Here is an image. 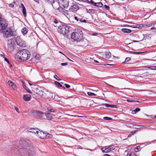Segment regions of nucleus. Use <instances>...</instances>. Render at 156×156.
<instances>
[{
  "label": "nucleus",
  "instance_id": "obj_28",
  "mask_svg": "<svg viewBox=\"0 0 156 156\" xmlns=\"http://www.w3.org/2000/svg\"><path fill=\"white\" fill-rule=\"evenodd\" d=\"M47 110L48 111L52 112H55L56 111L55 109H53L50 108H47Z\"/></svg>",
  "mask_w": 156,
  "mask_h": 156
},
{
  "label": "nucleus",
  "instance_id": "obj_61",
  "mask_svg": "<svg viewBox=\"0 0 156 156\" xmlns=\"http://www.w3.org/2000/svg\"><path fill=\"white\" fill-rule=\"evenodd\" d=\"M133 41L134 42H138V41H135V40H133Z\"/></svg>",
  "mask_w": 156,
  "mask_h": 156
},
{
  "label": "nucleus",
  "instance_id": "obj_15",
  "mask_svg": "<svg viewBox=\"0 0 156 156\" xmlns=\"http://www.w3.org/2000/svg\"><path fill=\"white\" fill-rule=\"evenodd\" d=\"M44 114L45 115L47 119L48 120H50L52 119V115L51 114L48 112H46L44 113Z\"/></svg>",
  "mask_w": 156,
  "mask_h": 156
},
{
  "label": "nucleus",
  "instance_id": "obj_19",
  "mask_svg": "<svg viewBox=\"0 0 156 156\" xmlns=\"http://www.w3.org/2000/svg\"><path fill=\"white\" fill-rule=\"evenodd\" d=\"M93 4L94 6L100 7H102L103 5L102 3L101 2H99L98 3L94 2Z\"/></svg>",
  "mask_w": 156,
  "mask_h": 156
},
{
  "label": "nucleus",
  "instance_id": "obj_64",
  "mask_svg": "<svg viewBox=\"0 0 156 156\" xmlns=\"http://www.w3.org/2000/svg\"><path fill=\"white\" fill-rule=\"evenodd\" d=\"M1 56L3 57L4 58V57H5L4 56V55H3L1 54Z\"/></svg>",
  "mask_w": 156,
  "mask_h": 156
},
{
  "label": "nucleus",
  "instance_id": "obj_29",
  "mask_svg": "<svg viewBox=\"0 0 156 156\" xmlns=\"http://www.w3.org/2000/svg\"><path fill=\"white\" fill-rule=\"evenodd\" d=\"M126 156H136L134 152H132L130 153H128L126 155Z\"/></svg>",
  "mask_w": 156,
  "mask_h": 156
},
{
  "label": "nucleus",
  "instance_id": "obj_63",
  "mask_svg": "<svg viewBox=\"0 0 156 156\" xmlns=\"http://www.w3.org/2000/svg\"><path fill=\"white\" fill-rule=\"evenodd\" d=\"M10 65V67H11L12 66V64H11L10 63V64H9Z\"/></svg>",
  "mask_w": 156,
  "mask_h": 156
},
{
  "label": "nucleus",
  "instance_id": "obj_4",
  "mask_svg": "<svg viewBox=\"0 0 156 156\" xmlns=\"http://www.w3.org/2000/svg\"><path fill=\"white\" fill-rule=\"evenodd\" d=\"M8 26L7 21L2 18V15L0 13V32L3 33L7 28Z\"/></svg>",
  "mask_w": 156,
  "mask_h": 156
},
{
  "label": "nucleus",
  "instance_id": "obj_42",
  "mask_svg": "<svg viewBox=\"0 0 156 156\" xmlns=\"http://www.w3.org/2000/svg\"><path fill=\"white\" fill-rule=\"evenodd\" d=\"M4 59L9 64H10V62L5 57H4Z\"/></svg>",
  "mask_w": 156,
  "mask_h": 156
},
{
  "label": "nucleus",
  "instance_id": "obj_60",
  "mask_svg": "<svg viewBox=\"0 0 156 156\" xmlns=\"http://www.w3.org/2000/svg\"><path fill=\"white\" fill-rule=\"evenodd\" d=\"M94 61L95 62H96V63H99V62H98V61H97V60H94Z\"/></svg>",
  "mask_w": 156,
  "mask_h": 156
},
{
  "label": "nucleus",
  "instance_id": "obj_62",
  "mask_svg": "<svg viewBox=\"0 0 156 156\" xmlns=\"http://www.w3.org/2000/svg\"><path fill=\"white\" fill-rule=\"evenodd\" d=\"M28 92L29 93H32V92L29 90L28 91Z\"/></svg>",
  "mask_w": 156,
  "mask_h": 156
},
{
  "label": "nucleus",
  "instance_id": "obj_17",
  "mask_svg": "<svg viewBox=\"0 0 156 156\" xmlns=\"http://www.w3.org/2000/svg\"><path fill=\"white\" fill-rule=\"evenodd\" d=\"M8 83L10 87H11L12 89H15L16 85L13 82L10 80H9L8 81Z\"/></svg>",
  "mask_w": 156,
  "mask_h": 156
},
{
  "label": "nucleus",
  "instance_id": "obj_18",
  "mask_svg": "<svg viewBox=\"0 0 156 156\" xmlns=\"http://www.w3.org/2000/svg\"><path fill=\"white\" fill-rule=\"evenodd\" d=\"M101 150L102 152L105 153H108L110 151L108 146L102 147Z\"/></svg>",
  "mask_w": 156,
  "mask_h": 156
},
{
  "label": "nucleus",
  "instance_id": "obj_34",
  "mask_svg": "<svg viewBox=\"0 0 156 156\" xmlns=\"http://www.w3.org/2000/svg\"><path fill=\"white\" fill-rule=\"evenodd\" d=\"M68 11L67 10H66L65 9L63 11V12H62V13L64 14V15L66 16L68 15Z\"/></svg>",
  "mask_w": 156,
  "mask_h": 156
},
{
  "label": "nucleus",
  "instance_id": "obj_22",
  "mask_svg": "<svg viewBox=\"0 0 156 156\" xmlns=\"http://www.w3.org/2000/svg\"><path fill=\"white\" fill-rule=\"evenodd\" d=\"M133 126H136V127H135V128L136 129H140L141 128H144H144H146V127H145V126H143L137 125H133Z\"/></svg>",
  "mask_w": 156,
  "mask_h": 156
},
{
  "label": "nucleus",
  "instance_id": "obj_56",
  "mask_svg": "<svg viewBox=\"0 0 156 156\" xmlns=\"http://www.w3.org/2000/svg\"><path fill=\"white\" fill-rule=\"evenodd\" d=\"M89 10L91 12H92L93 11H94V9H89Z\"/></svg>",
  "mask_w": 156,
  "mask_h": 156
},
{
  "label": "nucleus",
  "instance_id": "obj_54",
  "mask_svg": "<svg viewBox=\"0 0 156 156\" xmlns=\"http://www.w3.org/2000/svg\"><path fill=\"white\" fill-rule=\"evenodd\" d=\"M98 34L97 33H93L92 34V35H93L94 36H96Z\"/></svg>",
  "mask_w": 156,
  "mask_h": 156
},
{
  "label": "nucleus",
  "instance_id": "obj_27",
  "mask_svg": "<svg viewBox=\"0 0 156 156\" xmlns=\"http://www.w3.org/2000/svg\"><path fill=\"white\" fill-rule=\"evenodd\" d=\"M64 9L62 6L61 7V6H60V7L58 9V10L59 12L62 13V12H63Z\"/></svg>",
  "mask_w": 156,
  "mask_h": 156
},
{
  "label": "nucleus",
  "instance_id": "obj_46",
  "mask_svg": "<svg viewBox=\"0 0 156 156\" xmlns=\"http://www.w3.org/2000/svg\"><path fill=\"white\" fill-rule=\"evenodd\" d=\"M104 105L106 107H110V105L108 104H105Z\"/></svg>",
  "mask_w": 156,
  "mask_h": 156
},
{
  "label": "nucleus",
  "instance_id": "obj_30",
  "mask_svg": "<svg viewBox=\"0 0 156 156\" xmlns=\"http://www.w3.org/2000/svg\"><path fill=\"white\" fill-rule=\"evenodd\" d=\"M136 133V131H132L130 134H129L128 137H130L131 136H132V135H134Z\"/></svg>",
  "mask_w": 156,
  "mask_h": 156
},
{
  "label": "nucleus",
  "instance_id": "obj_31",
  "mask_svg": "<svg viewBox=\"0 0 156 156\" xmlns=\"http://www.w3.org/2000/svg\"><path fill=\"white\" fill-rule=\"evenodd\" d=\"M87 94L89 96H96V95L94 93L91 92H87Z\"/></svg>",
  "mask_w": 156,
  "mask_h": 156
},
{
  "label": "nucleus",
  "instance_id": "obj_11",
  "mask_svg": "<svg viewBox=\"0 0 156 156\" xmlns=\"http://www.w3.org/2000/svg\"><path fill=\"white\" fill-rule=\"evenodd\" d=\"M32 113L33 115L37 117H39L44 114V113L41 111L35 110L32 111Z\"/></svg>",
  "mask_w": 156,
  "mask_h": 156
},
{
  "label": "nucleus",
  "instance_id": "obj_16",
  "mask_svg": "<svg viewBox=\"0 0 156 156\" xmlns=\"http://www.w3.org/2000/svg\"><path fill=\"white\" fill-rule=\"evenodd\" d=\"M78 6L76 4H73L71 6L70 9L72 10L73 11H76L78 9Z\"/></svg>",
  "mask_w": 156,
  "mask_h": 156
},
{
  "label": "nucleus",
  "instance_id": "obj_12",
  "mask_svg": "<svg viewBox=\"0 0 156 156\" xmlns=\"http://www.w3.org/2000/svg\"><path fill=\"white\" fill-rule=\"evenodd\" d=\"M38 129H35L34 128H31L27 130V132L29 133H31L37 135V133L38 132Z\"/></svg>",
  "mask_w": 156,
  "mask_h": 156
},
{
  "label": "nucleus",
  "instance_id": "obj_5",
  "mask_svg": "<svg viewBox=\"0 0 156 156\" xmlns=\"http://www.w3.org/2000/svg\"><path fill=\"white\" fill-rule=\"evenodd\" d=\"M69 27L66 25H60L58 27V31L64 36L66 35L69 32Z\"/></svg>",
  "mask_w": 156,
  "mask_h": 156
},
{
  "label": "nucleus",
  "instance_id": "obj_39",
  "mask_svg": "<svg viewBox=\"0 0 156 156\" xmlns=\"http://www.w3.org/2000/svg\"><path fill=\"white\" fill-rule=\"evenodd\" d=\"M104 118L105 119L107 120H112V118H111L108 117H104Z\"/></svg>",
  "mask_w": 156,
  "mask_h": 156
},
{
  "label": "nucleus",
  "instance_id": "obj_44",
  "mask_svg": "<svg viewBox=\"0 0 156 156\" xmlns=\"http://www.w3.org/2000/svg\"><path fill=\"white\" fill-rule=\"evenodd\" d=\"M15 109L16 110V111L18 113H19L20 112H19V109L16 107H15Z\"/></svg>",
  "mask_w": 156,
  "mask_h": 156
},
{
  "label": "nucleus",
  "instance_id": "obj_35",
  "mask_svg": "<svg viewBox=\"0 0 156 156\" xmlns=\"http://www.w3.org/2000/svg\"><path fill=\"white\" fill-rule=\"evenodd\" d=\"M147 68L150 69H156V66H152L151 67H147Z\"/></svg>",
  "mask_w": 156,
  "mask_h": 156
},
{
  "label": "nucleus",
  "instance_id": "obj_10",
  "mask_svg": "<svg viewBox=\"0 0 156 156\" xmlns=\"http://www.w3.org/2000/svg\"><path fill=\"white\" fill-rule=\"evenodd\" d=\"M69 0H59V3L63 7L67 8L69 6Z\"/></svg>",
  "mask_w": 156,
  "mask_h": 156
},
{
  "label": "nucleus",
  "instance_id": "obj_21",
  "mask_svg": "<svg viewBox=\"0 0 156 156\" xmlns=\"http://www.w3.org/2000/svg\"><path fill=\"white\" fill-rule=\"evenodd\" d=\"M121 31L122 32L125 33H130L131 32V31L130 30L125 28L122 29H121Z\"/></svg>",
  "mask_w": 156,
  "mask_h": 156
},
{
  "label": "nucleus",
  "instance_id": "obj_47",
  "mask_svg": "<svg viewBox=\"0 0 156 156\" xmlns=\"http://www.w3.org/2000/svg\"><path fill=\"white\" fill-rule=\"evenodd\" d=\"M9 7L12 8H13L14 7V5L13 4H9Z\"/></svg>",
  "mask_w": 156,
  "mask_h": 156
},
{
  "label": "nucleus",
  "instance_id": "obj_43",
  "mask_svg": "<svg viewBox=\"0 0 156 156\" xmlns=\"http://www.w3.org/2000/svg\"><path fill=\"white\" fill-rule=\"evenodd\" d=\"M61 65L62 66H65L68 65V63L67 62L62 63L61 64Z\"/></svg>",
  "mask_w": 156,
  "mask_h": 156
},
{
  "label": "nucleus",
  "instance_id": "obj_25",
  "mask_svg": "<svg viewBox=\"0 0 156 156\" xmlns=\"http://www.w3.org/2000/svg\"><path fill=\"white\" fill-rule=\"evenodd\" d=\"M110 151L114 150L115 149V146L113 145H111L108 146Z\"/></svg>",
  "mask_w": 156,
  "mask_h": 156
},
{
  "label": "nucleus",
  "instance_id": "obj_59",
  "mask_svg": "<svg viewBox=\"0 0 156 156\" xmlns=\"http://www.w3.org/2000/svg\"><path fill=\"white\" fill-rule=\"evenodd\" d=\"M83 22H85L86 23V20H83Z\"/></svg>",
  "mask_w": 156,
  "mask_h": 156
},
{
  "label": "nucleus",
  "instance_id": "obj_50",
  "mask_svg": "<svg viewBox=\"0 0 156 156\" xmlns=\"http://www.w3.org/2000/svg\"><path fill=\"white\" fill-rule=\"evenodd\" d=\"M87 1L88 2H90L92 4H93L94 3V2L92 1V0H87Z\"/></svg>",
  "mask_w": 156,
  "mask_h": 156
},
{
  "label": "nucleus",
  "instance_id": "obj_24",
  "mask_svg": "<svg viewBox=\"0 0 156 156\" xmlns=\"http://www.w3.org/2000/svg\"><path fill=\"white\" fill-rule=\"evenodd\" d=\"M105 58L106 59H108L111 57V54L110 52H108L105 53Z\"/></svg>",
  "mask_w": 156,
  "mask_h": 156
},
{
  "label": "nucleus",
  "instance_id": "obj_38",
  "mask_svg": "<svg viewBox=\"0 0 156 156\" xmlns=\"http://www.w3.org/2000/svg\"><path fill=\"white\" fill-rule=\"evenodd\" d=\"M130 59H131V58H130L127 57V58H126V59L125 61L124 62V63L126 62H128L129 61H130Z\"/></svg>",
  "mask_w": 156,
  "mask_h": 156
},
{
  "label": "nucleus",
  "instance_id": "obj_55",
  "mask_svg": "<svg viewBox=\"0 0 156 156\" xmlns=\"http://www.w3.org/2000/svg\"><path fill=\"white\" fill-rule=\"evenodd\" d=\"M138 148H136L135 149V151L136 152H137L138 151Z\"/></svg>",
  "mask_w": 156,
  "mask_h": 156
},
{
  "label": "nucleus",
  "instance_id": "obj_53",
  "mask_svg": "<svg viewBox=\"0 0 156 156\" xmlns=\"http://www.w3.org/2000/svg\"><path fill=\"white\" fill-rule=\"evenodd\" d=\"M139 102L140 101H133V100H130V102Z\"/></svg>",
  "mask_w": 156,
  "mask_h": 156
},
{
  "label": "nucleus",
  "instance_id": "obj_57",
  "mask_svg": "<svg viewBox=\"0 0 156 156\" xmlns=\"http://www.w3.org/2000/svg\"><path fill=\"white\" fill-rule=\"evenodd\" d=\"M104 156H110V155L108 154H105Z\"/></svg>",
  "mask_w": 156,
  "mask_h": 156
},
{
  "label": "nucleus",
  "instance_id": "obj_58",
  "mask_svg": "<svg viewBox=\"0 0 156 156\" xmlns=\"http://www.w3.org/2000/svg\"><path fill=\"white\" fill-rule=\"evenodd\" d=\"M83 20H82V19H80L79 20V21L80 22H82V21H83Z\"/></svg>",
  "mask_w": 156,
  "mask_h": 156
},
{
  "label": "nucleus",
  "instance_id": "obj_33",
  "mask_svg": "<svg viewBox=\"0 0 156 156\" xmlns=\"http://www.w3.org/2000/svg\"><path fill=\"white\" fill-rule=\"evenodd\" d=\"M55 84L56 86H59V87H62V85L61 84H60V83L59 82H58L55 81Z\"/></svg>",
  "mask_w": 156,
  "mask_h": 156
},
{
  "label": "nucleus",
  "instance_id": "obj_45",
  "mask_svg": "<svg viewBox=\"0 0 156 156\" xmlns=\"http://www.w3.org/2000/svg\"><path fill=\"white\" fill-rule=\"evenodd\" d=\"M64 85L67 88H69L70 87V85L66 84H65Z\"/></svg>",
  "mask_w": 156,
  "mask_h": 156
},
{
  "label": "nucleus",
  "instance_id": "obj_37",
  "mask_svg": "<svg viewBox=\"0 0 156 156\" xmlns=\"http://www.w3.org/2000/svg\"><path fill=\"white\" fill-rule=\"evenodd\" d=\"M149 75V73L148 72H146L142 74V76H148Z\"/></svg>",
  "mask_w": 156,
  "mask_h": 156
},
{
  "label": "nucleus",
  "instance_id": "obj_3",
  "mask_svg": "<svg viewBox=\"0 0 156 156\" xmlns=\"http://www.w3.org/2000/svg\"><path fill=\"white\" fill-rule=\"evenodd\" d=\"M30 53L27 50L23 49L19 51L17 53V56L21 61H23L28 59L30 56Z\"/></svg>",
  "mask_w": 156,
  "mask_h": 156
},
{
  "label": "nucleus",
  "instance_id": "obj_41",
  "mask_svg": "<svg viewBox=\"0 0 156 156\" xmlns=\"http://www.w3.org/2000/svg\"><path fill=\"white\" fill-rule=\"evenodd\" d=\"M39 94H38V93H37L36 94L37 95L38 94H40V95L41 96V95H43V92L42 91H39Z\"/></svg>",
  "mask_w": 156,
  "mask_h": 156
},
{
  "label": "nucleus",
  "instance_id": "obj_6",
  "mask_svg": "<svg viewBox=\"0 0 156 156\" xmlns=\"http://www.w3.org/2000/svg\"><path fill=\"white\" fill-rule=\"evenodd\" d=\"M3 33V37L6 38L12 36H14L16 35L15 32L12 30L10 28H7Z\"/></svg>",
  "mask_w": 156,
  "mask_h": 156
},
{
  "label": "nucleus",
  "instance_id": "obj_40",
  "mask_svg": "<svg viewBox=\"0 0 156 156\" xmlns=\"http://www.w3.org/2000/svg\"><path fill=\"white\" fill-rule=\"evenodd\" d=\"M104 6L106 9L107 10H109L110 8L108 6L106 5H105Z\"/></svg>",
  "mask_w": 156,
  "mask_h": 156
},
{
  "label": "nucleus",
  "instance_id": "obj_13",
  "mask_svg": "<svg viewBox=\"0 0 156 156\" xmlns=\"http://www.w3.org/2000/svg\"><path fill=\"white\" fill-rule=\"evenodd\" d=\"M20 7L22 8V10L24 16L25 17H26L27 16V14H26V9L23 4L22 3L21 4V5L20 6Z\"/></svg>",
  "mask_w": 156,
  "mask_h": 156
},
{
  "label": "nucleus",
  "instance_id": "obj_2",
  "mask_svg": "<svg viewBox=\"0 0 156 156\" xmlns=\"http://www.w3.org/2000/svg\"><path fill=\"white\" fill-rule=\"evenodd\" d=\"M83 34L82 31L77 30V31L72 33L71 38L74 41H76L79 46L83 45Z\"/></svg>",
  "mask_w": 156,
  "mask_h": 156
},
{
  "label": "nucleus",
  "instance_id": "obj_48",
  "mask_svg": "<svg viewBox=\"0 0 156 156\" xmlns=\"http://www.w3.org/2000/svg\"><path fill=\"white\" fill-rule=\"evenodd\" d=\"M110 107H111L113 108H116V106L114 105H110Z\"/></svg>",
  "mask_w": 156,
  "mask_h": 156
},
{
  "label": "nucleus",
  "instance_id": "obj_7",
  "mask_svg": "<svg viewBox=\"0 0 156 156\" xmlns=\"http://www.w3.org/2000/svg\"><path fill=\"white\" fill-rule=\"evenodd\" d=\"M15 41L12 38L7 41L8 50L9 52H12L14 50L15 45Z\"/></svg>",
  "mask_w": 156,
  "mask_h": 156
},
{
  "label": "nucleus",
  "instance_id": "obj_20",
  "mask_svg": "<svg viewBox=\"0 0 156 156\" xmlns=\"http://www.w3.org/2000/svg\"><path fill=\"white\" fill-rule=\"evenodd\" d=\"M28 30L26 27L23 28L21 30V32L23 35L26 34Z\"/></svg>",
  "mask_w": 156,
  "mask_h": 156
},
{
  "label": "nucleus",
  "instance_id": "obj_8",
  "mask_svg": "<svg viewBox=\"0 0 156 156\" xmlns=\"http://www.w3.org/2000/svg\"><path fill=\"white\" fill-rule=\"evenodd\" d=\"M36 136L40 137V138L45 139L48 138H51L52 136L50 134L41 131L39 132L38 131L37 135Z\"/></svg>",
  "mask_w": 156,
  "mask_h": 156
},
{
  "label": "nucleus",
  "instance_id": "obj_36",
  "mask_svg": "<svg viewBox=\"0 0 156 156\" xmlns=\"http://www.w3.org/2000/svg\"><path fill=\"white\" fill-rule=\"evenodd\" d=\"M54 78H55L56 80H58V81H59V80H61V79L58 77L57 75H55L54 76Z\"/></svg>",
  "mask_w": 156,
  "mask_h": 156
},
{
  "label": "nucleus",
  "instance_id": "obj_51",
  "mask_svg": "<svg viewBox=\"0 0 156 156\" xmlns=\"http://www.w3.org/2000/svg\"><path fill=\"white\" fill-rule=\"evenodd\" d=\"M74 19L75 20H76L77 21H78L79 20V19L77 18V17L76 16H75L74 17Z\"/></svg>",
  "mask_w": 156,
  "mask_h": 156
},
{
  "label": "nucleus",
  "instance_id": "obj_26",
  "mask_svg": "<svg viewBox=\"0 0 156 156\" xmlns=\"http://www.w3.org/2000/svg\"><path fill=\"white\" fill-rule=\"evenodd\" d=\"M134 28H142L144 26L142 24H140V25H137L135 27V26H133Z\"/></svg>",
  "mask_w": 156,
  "mask_h": 156
},
{
  "label": "nucleus",
  "instance_id": "obj_14",
  "mask_svg": "<svg viewBox=\"0 0 156 156\" xmlns=\"http://www.w3.org/2000/svg\"><path fill=\"white\" fill-rule=\"evenodd\" d=\"M23 98L24 101H30L31 99V96L29 94H25L23 95Z\"/></svg>",
  "mask_w": 156,
  "mask_h": 156
},
{
  "label": "nucleus",
  "instance_id": "obj_9",
  "mask_svg": "<svg viewBox=\"0 0 156 156\" xmlns=\"http://www.w3.org/2000/svg\"><path fill=\"white\" fill-rule=\"evenodd\" d=\"M15 41L17 45L22 47H25L26 43L20 37H16Z\"/></svg>",
  "mask_w": 156,
  "mask_h": 156
},
{
  "label": "nucleus",
  "instance_id": "obj_1",
  "mask_svg": "<svg viewBox=\"0 0 156 156\" xmlns=\"http://www.w3.org/2000/svg\"><path fill=\"white\" fill-rule=\"evenodd\" d=\"M20 146L23 148L26 156H35L33 147L31 146L30 141L26 138H22L19 141Z\"/></svg>",
  "mask_w": 156,
  "mask_h": 156
},
{
  "label": "nucleus",
  "instance_id": "obj_32",
  "mask_svg": "<svg viewBox=\"0 0 156 156\" xmlns=\"http://www.w3.org/2000/svg\"><path fill=\"white\" fill-rule=\"evenodd\" d=\"M66 115L69 116H71V117H81V118L83 117H84L83 116H80L79 115H69V114H66Z\"/></svg>",
  "mask_w": 156,
  "mask_h": 156
},
{
  "label": "nucleus",
  "instance_id": "obj_23",
  "mask_svg": "<svg viewBox=\"0 0 156 156\" xmlns=\"http://www.w3.org/2000/svg\"><path fill=\"white\" fill-rule=\"evenodd\" d=\"M140 110V109L139 108H137L133 110L131 112L132 114H136L137 113L139 112Z\"/></svg>",
  "mask_w": 156,
  "mask_h": 156
},
{
  "label": "nucleus",
  "instance_id": "obj_49",
  "mask_svg": "<svg viewBox=\"0 0 156 156\" xmlns=\"http://www.w3.org/2000/svg\"><path fill=\"white\" fill-rule=\"evenodd\" d=\"M129 53H133V54H139L140 53H141V52H131V51H129Z\"/></svg>",
  "mask_w": 156,
  "mask_h": 156
},
{
  "label": "nucleus",
  "instance_id": "obj_52",
  "mask_svg": "<svg viewBox=\"0 0 156 156\" xmlns=\"http://www.w3.org/2000/svg\"><path fill=\"white\" fill-rule=\"evenodd\" d=\"M23 87L26 90H27L28 88L25 85H23Z\"/></svg>",
  "mask_w": 156,
  "mask_h": 156
}]
</instances>
